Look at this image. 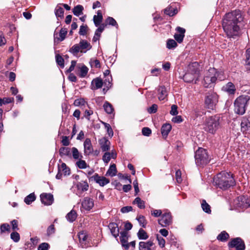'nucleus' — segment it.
I'll use <instances>...</instances> for the list:
<instances>
[{"mask_svg":"<svg viewBox=\"0 0 250 250\" xmlns=\"http://www.w3.org/2000/svg\"><path fill=\"white\" fill-rule=\"evenodd\" d=\"M176 30L179 33H176L174 35L175 40L178 42L181 43L183 41L184 38L185 37V33L186 30L180 26H178L176 28Z\"/></svg>","mask_w":250,"mask_h":250,"instance_id":"nucleus-19","label":"nucleus"},{"mask_svg":"<svg viewBox=\"0 0 250 250\" xmlns=\"http://www.w3.org/2000/svg\"><path fill=\"white\" fill-rule=\"evenodd\" d=\"M92 48L90 43L85 40H81L79 43L75 44L71 47L69 52L74 56L77 55L79 52L86 53Z\"/></svg>","mask_w":250,"mask_h":250,"instance_id":"nucleus-8","label":"nucleus"},{"mask_svg":"<svg viewBox=\"0 0 250 250\" xmlns=\"http://www.w3.org/2000/svg\"><path fill=\"white\" fill-rule=\"evenodd\" d=\"M137 220L141 226L143 228H146V222L145 218L144 216L140 215L138 216L137 217Z\"/></svg>","mask_w":250,"mask_h":250,"instance_id":"nucleus-57","label":"nucleus"},{"mask_svg":"<svg viewBox=\"0 0 250 250\" xmlns=\"http://www.w3.org/2000/svg\"><path fill=\"white\" fill-rule=\"evenodd\" d=\"M111 159V153L109 152H105L103 156L102 159L105 164H108Z\"/></svg>","mask_w":250,"mask_h":250,"instance_id":"nucleus-54","label":"nucleus"},{"mask_svg":"<svg viewBox=\"0 0 250 250\" xmlns=\"http://www.w3.org/2000/svg\"><path fill=\"white\" fill-rule=\"evenodd\" d=\"M159 224L163 227H166L171 224L172 216L170 212L163 214L160 219L158 220Z\"/></svg>","mask_w":250,"mask_h":250,"instance_id":"nucleus-13","label":"nucleus"},{"mask_svg":"<svg viewBox=\"0 0 250 250\" xmlns=\"http://www.w3.org/2000/svg\"><path fill=\"white\" fill-rule=\"evenodd\" d=\"M90 63L91 67H95V68H100L101 64L100 61L97 59L90 60Z\"/></svg>","mask_w":250,"mask_h":250,"instance_id":"nucleus-58","label":"nucleus"},{"mask_svg":"<svg viewBox=\"0 0 250 250\" xmlns=\"http://www.w3.org/2000/svg\"><path fill=\"white\" fill-rule=\"evenodd\" d=\"M87 177L89 182L94 181L101 187H104L110 182L109 179L104 176H99L98 173H95L92 176Z\"/></svg>","mask_w":250,"mask_h":250,"instance_id":"nucleus-11","label":"nucleus"},{"mask_svg":"<svg viewBox=\"0 0 250 250\" xmlns=\"http://www.w3.org/2000/svg\"><path fill=\"white\" fill-rule=\"evenodd\" d=\"M77 189L82 192L88 190L89 185L86 181H81L77 183L76 185Z\"/></svg>","mask_w":250,"mask_h":250,"instance_id":"nucleus-23","label":"nucleus"},{"mask_svg":"<svg viewBox=\"0 0 250 250\" xmlns=\"http://www.w3.org/2000/svg\"><path fill=\"white\" fill-rule=\"evenodd\" d=\"M228 245L229 249L235 248L236 250H245L244 241L240 237H236L232 239L228 243Z\"/></svg>","mask_w":250,"mask_h":250,"instance_id":"nucleus-10","label":"nucleus"},{"mask_svg":"<svg viewBox=\"0 0 250 250\" xmlns=\"http://www.w3.org/2000/svg\"><path fill=\"white\" fill-rule=\"evenodd\" d=\"M85 101L83 98L76 99L74 102V104L75 106H79L80 105H84Z\"/></svg>","mask_w":250,"mask_h":250,"instance_id":"nucleus-61","label":"nucleus"},{"mask_svg":"<svg viewBox=\"0 0 250 250\" xmlns=\"http://www.w3.org/2000/svg\"><path fill=\"white\" fill-rule=\"evenodd\" d=\"M105 25H109L113 26H118V24L116 20L112 17H108L105 20Z\"/></svg>","mask_w":250,"mask_h":250,"instance_id":"nucleus-40","label":"nucleus"},{"mask_svg":"<svg viewBox=\"0 0 250 250\" xmlns=\"http://www.w3.org/2000/svg\"><path fill=\"white\" fill-rule=\"evenodd\" d=\"M198 64L197 62H193L191 65L189 66V69L188 71L194 76L196 75L199 73Z\"/></svg>","mask_w":250,"mask_h":250,"instance_id":"nucleus-29","label":"nucleus"},{"mask_svg":"<svg viewBox=\"0 0 250 250\" xmlns=\"http://www.w3.org/2000/svg\"><path fill=\"white\" fill-rule=\"evenodd\" d=\"M82 206L85 210L89 211L94 206V201L89 197H84L82 202Z\"/></svg>","mask_w":250,"mask_h":250,"instance_id":"nucleus-15","label":"nucleus"},{"mask_svg":"<svg viewBox=\"0 0 250 250\" xmlns=\"http://www.w3.org/2000/svg\"><path fill=\"white\" fill-rule=\"evenodd\" d=\"M108 228L112 235L118 243L119 241L121 242L124 250H125V223L124 222L122 224L120 228H119L116 223H110L108 225Z\"/></svg>","mask_w":250,"mask_h":250,"instance_id":"nucleus-3","label":"nucleus"},{"mask_svg":"<svg viewBox=\"0 0 250 250\" xmlns=\"http://www.w3.org/2000/svg\"><path fill=\"white\" fill-rule=\"evenodd\" d=\"M246 64L247 66L246 68L250 71V68H249L248 66L250 65V48H248L246 51Z\"/></svg>","mask_w":250,"mask_h":250,"instance_id":"nucleus-49","label":"nucleus"},{"mask_svg":"<svg viewBox=\"0 0 250 250\" xmlns=\"http://www.w3.org/2000/svg\"><path fill=\"white\" fill-rule=\"evenodd\" d=\"M77 217V212L74 209H72L66 214L65 216L66 220L70 223H73L74 221H75Z\"/></svg>","mask_w":250,"mask_h":250,"instance_id":"nucleus-28","label":"nucleus"},{"mask_svg":"<svg viewBox=\"0 0 250 250\" xmlns=\"http://www.w3.org/2000/svg\"><path fill=\"white\" fill-rule=\"evenodd\" d=\"M10 238L14 242L17 243L20 240V235L17 231H14L11 233Z\"/></svg>","mask_w":250,"mask_h":250,"instance_id":"nucleus-51","label":"nucleus"},{"mask_svg":"<svg viewBox=\"0 0 250 250\" xmlns=\"http://www.w3.org/2000/svg\"><path fill=\"white\" fill-rule=\"evenodd\" d=\"M87 26L82 25L80 26L79 33L80 35L84 36L86 34Z\"/></svg>","mask_w":250,"mask_h":250,"instance_id":"nucleus-62","label":"nucleus"},{"mask_svg":"<svg viewBox=\"0 0 250 250\" xmlns=\"http://www.w3.org/2000/svg\"><path fill=\"white\" fill-rule=\"evenodd\" d=\"M99 144L103 152H107L110 150V142L106 137H103L99 140Z\"/></svg>","mask_w":250,"mask_h":250,"instance_id":"nucleus-16","label":"nucleus"},{"mask_svg":"<svg viewBox=\"0 0 250 250\" xmlns=\"http://www.w3.org/2000/svg\"><path fill=\"white\" fill-rule=\"evenodd\" d=\"M203 210L206 213L210 214L211 212L210 206L206 202V200H203L201 204Z\"/></svg>","mask_w":250,"mask_h":250,"instance_id":"nucleus-42","label":"nucleus"},{"mask_svg":"<svg viewBox=\"0 0 250 250\" xmlns=\"http://www.w3.org/2000/svg\"><path fill=\"white\" fill-rule=\"evenodd\" d=\"M88 68L85 65H83L80 68V76L82 78L85 77L88 73Z\"/></svg>","mask_w":250,"mask_h":250,"instance_id":"nucleus-53","label":"nucleus"},{"mask_svg":"<svg viewBox=\"0 0 250 250\" xmlns=\"http://www.w3.org/2000/svg\"><path fill=\"white\" fill-rule=\"evenodd\" d=\"M222 25L228 38L235 39L239 37L245 25L241 11L235 10L226 14L222 19Z\"/></svg>","mask_w":250,"mask_h":250,"instance_id":"nucleus-1","label":"nucleus"},{"mask_svg":"<svg viewBox=\"0 0 250 250\" xmlns=\"http://www.w3.org/2000/svg\"><path fill=\"white\" fill-rule=\"evenodd\" d=\"M213 183L219 188L226 190L235 185V180L231 173L222 171L217 174L213 179Z\"/></svg>","mask_w":250,"mask_h":250,"instance_id":"nucleus-2","label":"nucleus"},{"mask_svg":"<svg viewBox=\"0 0 250 250\" xmlns=\"http://www.w3.org/2000/svg\"><path fill=\"white\" fill-rule=\"evenodd\" d=\"M36 199V196L34 192L30 193L29 195L26 196L24 199V203L28 205H30Z\"/></svg>","mask_w":250,"mask_h":250,"instance_id":"nucleus-31","label":"nucleus"},{"mask_svg":"<svg viewBox=\"0 0 250 250\" xmlns=\"http://www.w3.org/2000/svg\"><path fill=\"white\" fill-rule=\"evenodd\" d=\"M220 117L214 115L208 118L205 123L204 129L207 132L214 134L220 127Z\"/></svg>","mask_w":250,"mask_h":250,"instance_id":"nucleus-4","label":"nucleus"},{"mask_svg":"<svg viewBox=\"0 0 250 250\" xmlns=\"http://www.w3.org/2000/svg\"><path fill=\"white\" fill-rule=\"evenodd\" d=\"M103 107L105 112L108 114L112 115L113 118L114 117V109L112 105L108 101H105L103 105Z\"/></svg>","mask_w":250,"mask_h":250,"instance_id":"nucleus-22","label":"nucleus"},{"mask_svg":"<svg viewBox=\"0 0 250 250\" xmlns=\"http://www.w3.org/2000/svg\"><path fill=\"white\" fill-rule=\"evenodd\" d=\"M59 154L62 157L63 156H70V148L66 147H61L59 149Z\"/></svg>","mask_w":250,"mask_h":250,"instance_id":"nucleus-37","label":"nucleus"},{"mask_svg":"<svg viewBox=\"0 0 250 250\" xmlns=\"http://www.w3.org/2000/svg\"><path fill=\"white\" fill-rule=\"evenodd\" d=\"M159 94L158 98L160 100H163L167 95V92L164 86H161L158 89Z\"/></svg>","mask_w":250,"mask_h":250,"instance_id":"nucleus-27","label":"nucleus"},{"mask_svg":"<svg viewBox=\"0 0 250 250\" xmlns=\"http://www.w3.org/2000/svg\"><path fill=\"white\" fill-rule=\"evenodd\" d=\"M102 123L104 125L105 128L106 129L108 136L110 137H112L113 135V131L110 125L109 124L104 122H102Z\"/></svg>","mask_w":250,"mask_h":250,"instance_id":"nucleus-50","label":"nucleus"},{"mask_svg":"<svg viewBox=\"0 0 250 250\" xmlns=\"http://www.w3.org/2000/svg\"><path fill=\"white\" fill-rule=\"evenodd\" d=\"M195 78V76L188 71L183 76V80L186 83L192 82L194 80Z\"/></svg>","mask_w":250,"mask_h":250,"instance_id":"nucleus-34","label":"nucleus"},{"mask_svg":"<svg viewBox=\"0 0 250 250\" xmlns=\"http://www.w3.org/2000/svg\"><path fill=\"white\" fill-rule=\"evenodd\" d=\"M104 24H102L96 30L94 34V36L93 38V42H96L97 41L100 40L101 34L103 32L104 29Z\"/></svg>","mask_w":250,"mask_h":250,"instance_id":"nucleus-24","label":"nucleus"},{"mask_svg":"<svg viewBox=\"0 0 250 250\" xmlns=\"http://www.w3.org/2000/svg\"><path fill=\"white\" fill-rule=\"evenodd\" d=\"M157 105L156 104H153L150 107L147 108V111L150 114L155 113L157 112Z\"/></svg>","mask_w":250,"mask_h":250,"instance_id":"nucleus-64","label":"nucleus"},{"mask_svg":"<svg viewBox=\"0 0 250 250\" xmlns=\"http://www.w3.org/2000/svg\"><path fill=\"white\" fill-rule=\"evenodd\" d=\"M229 238V235L226 231H222L217 236V239L221 242H226Z\"/></svg>","mask_w":250,"mask_h":250,"instance_id":"nucleus-32","label":"nucleus"},{"mask_svg":"<svg viewBox=\"0 0 250 250\" xmlns=\"http://www.w3.org/2000/svg\"><path fill=\"white\" fill-rule=\"evenodd\" d=\"M41 201L45 206L51 205L54 202V197L52 194L42 193L40 195Z\"/></svg>","mask_w":250,"mask_h":250,"instance_id":"nucleus-12","label":"nucleus"},{"mask_svg":"<svg viewBox=\"0 0 250 250\" xmlns=\"http://www.w3.org/2000/svg\"><path fill=\"white\" fill-rule=\"evenodd\" d=\"M83 7L82 5H77L75 6L73 9V14L79 17L81 15L83 14Z\"/></svg>","mask_w":250,"mask_h":250,"instance_id":"nucleus-33","label":"nucleus"},{"mask_svg":"<svg viewBox=\"0 0 250 250\" xmlns=\"http://www.w3.org/2000/svg\"><path fill=\"white\" fill-rule=\"evenodd\" d=\"M71 150L72 153V157L74 159H81L83 158L82 154L80 153V152L78 151V149L76 147H73L71 148Z\"/></svg>","mask_w":250,"mask_h":250,"instance_id":"nucleus-35","label":"nucleus"},{"mask_svg":"<svg viewBox=\"0 0 250 250\" xmlns=\"http://www.w3.org/2000/svg\"><path fill=\"white\" fill-rule=\"evenodd\" d=\"M55 14L57 18L60 17L61 19L63 18L64 14L63 9L58 5L55 9Z\"/></svg>","mask_w":250,"mask_h":250,"instance_id":"nucleus-38","label":"nucleus"},{"mask_svg":"<svg viewBox=\"0 0 250 250\" xmlns=\"http://www.w3.org/2000/svg\"><path fill=\"white\" fill-rule=\"evenodd\" d=\"M142 133L144 136H149L151 134V130L149 127H145L142 128Z\"/></svg>","mask_w":250,"mask_h":250,"instance_id":"nucleus-63","label":"nucleus"},{"mask_svg":"<svg viewBox=\"0 0 250 250\" xmlns=\"http://www.w3.org/2000/svg\"><path fill=\"white\" fill-rule=\"evenodd\" d=\"M104 85V81L100 77L92 80L91 84V89L95 90L101 88Z\"/></svg>","mask_w":250,"mask_h":250,"instance_id":"nucleus-20","label":"nucleus"},{"mask_svg":"<svg viewBox=\"0 0 250 250\" xmlns=\"http://www.w3.org/2000/svg\"><path fill=\"white\" fill-rule=\"evenodd\" d=\"M61 171L62 170L63 171L64 175H68L70 174V169L68 167H67L65 163H62L61 164Z\"/></svg>","mask_w":250,"mask_h":250,"instance_id":"nucleus-52","label":"nucleus"},{"mask_svg":"<svg viewBox=\"0 0 250 250\" xmlns=\"http://www.w3.org/2000/svg\"><path fill=\"white\" fill-rule=\"evenodd\" d=\"M133 203L137 204L140 208H145L144 201L142 200L140 197L136 198Z\"/></svg>","mask_w":250,"mask_h":250,"instance_id":"nucleus-48","label":"nucleus"},{"mask_svg":"<svg viewBox=\"0 0 250 250\" xmlns=\"http://www.w3.org/2000/svg\"><path fill=\"white\" fill-rule=\"evenodd\" d=\"M250 130V116H245L242 118L241 130L243 133H246Z\"/></svg>","mask_w":250,"mask_h":250,"instance_id":"nucleus-14","label":"nucleus"},{"mask_svg":"<svg viewBox=\"0 0 250 250\" xmlns=\"http://www.w3.org/2000/svg\"><path fill=\"white\" fill-rule=\"evenodd\" d=\"M104 88L103 89V92L105 94L107 91L112 87V83L109 82V79L104 80Z\"/></svg>","mask_w":250,"mask_h":250,"instance_id":"nucleus-44","label":"nucleus"},{"mask_svg":"<svg viewBox=\"0 0 250 250\" xmlns=\"http://www.w3.org/2000/svg\"><path fill=\"white\" fill-rule=\"evenodd\" d=\"M56 62L57 64L59 65L61 68H63L64 67V59L59 54L55 56Z\"/></svg>","mask_w":250,"mask_h":250,"instance_id":"nucleus-39","label":"nucleus"},{"mask_svg":"<svg viewBox=\"0 0 250 250\" xmlns=\"http://www.w3.org/2000/svg\"><path fill=\"white\" fill-rule=\"evenodd\" d=\"M117 172V171L116 169V165L113 164L110 166L106 172L105 176L113 177L116 175Z\"/></svg>","mask_w":250,"mask_h":250,"instance_id":"nucleus-30","label":"nucleus"},{"mask_svg":"<svg viewBox=\"0 0 250 250\" xmlns=\"http://www.w3.org/2000/svg\"><path fill=\"white\" fill-rule=\"evenodd\" d=\"M238 201L241 202L239 203L238 206L242 208H248L250 204L247 202V199L244 196H239L238 197Z\"/></svg>","mask_w":250,"mask_h":250,"instance_id":"nucleus-36","label":"nucleus"},{"mask_svg":"<svg viewBox=\"0 0 250 250\" xmlns=\"http://www.w3.org/2000/svg\"><path fill=\"white\" fill-rule=\"evenodd\" d=\"M218 76V73L217 70L214 68L210 67L206 73L204 78L203 84L204 87L206 88L212 87V85L215 83Z\"/></svg>","mask_w":250,"mask_h":250,"instance_id":"nucleus-7","label":"nucleus"},{"mask_svg":"<svg viewBox=\"0 0 250 250\" xmlns=\"http://www.w3.org/2000/svg\"><path fill=\"white\" fill-rule=\"evenodd\" d=\"M195 161L198 166L203 167L209 162L207 150L202 147L199 148L195 153Z\"/></svg>","mask_w":250,"mask_h":250,"instance_id":"nucleus-6","label":"nucleus"},{"mask_svg":"<svg viewBox=\"0 0 250 250\" xmlns=\"http://www.w3.org/2000/svg\"><path fill=\"white\" fill-rule=\"evenodd\" d=\"M170 8H167L165 10V13L166 15H167L169 16H173L174 15H175L177 12V9H176L174 8H172V9H171V11H172V12H170Z\"/></svg>","mask_w":250,"mask_h":250,"instance_id":"nucleus-60","label":"nucleus"},{"mask_svg":"<svg viewBox=\"0 0 250 250\" xmlns=\"http://www.w3.org/2000/svg\"><path fill=\"white\" fill-rule=\"evenodd\" d=\"M10 225L7 223H3L1 224L0 226V233L2 234L5 231L10 232Z\"/></svg>","mask_w":250,"mask_h":250,"instance_id":"nucleus-47","label":"nucleus"},{"mask_svg":"<svg viewBox=\"0 0 250 250\" xmlns=\"http://www.w3.org/2000/svg\"><path fill=\"white\" fill-rule=\"evenodd\" d=\"M76 166L80 169H85L87 167H89L88 165H87L86 162L84 160L81 159H79L76 163Z\"/></svg>","mask_w":250,"mask_h":250,"instance_id":"nucleus-43","label":"nucleus"},{"mask_svg":"<svg viewBox=\"0 0 250 250\" xmlns=\"http://www.w3.org/2000/svg\"><path fill=\"white\" fill-rule=\"evenodd\" d=\"M78 236L80 243L86 241L88 237L87 235L84 231L79 232L78 234Z\"/></svg>","mask_w":250,"mask_h":250,"instance_id":"nucleus-46","label":"nucleus"},{"mask_svg":"<svg viewBox=\"0 0 250 250\" xmlns=\"http://www.w3.org/2000/svg\"><path fill=\"white\" fill-rule=\"evenodd\" d=\"M49 248L50 245L48 243L43 242L39 245L38 250H48Z\"/></svg>","mask_w":250,"mask_h":250,"instance_id":"nucleus-56","label":"nucleus"},{"mask_svg":"<svg viewBox=\"0 0 250 250\" xmlns=\"http://www.w3.org/2000/svg\"><path fill=\"white\" fill-rule=\"evenodd\" d=\"M84 154L85 156H88L92 154L93 148L90 138H86L83 143Z\"/></svg>","mask_w":250,"mask_h":250,"instance_id":"nucleus-17","label":"nucleus"},{"mask_svg":"<svg viewBox=\"0 0 250 250\" xmlns=\"http://www.w3.org/2000/svg\"><path fill=\"white\" fill-rule=\"evenodd\" d=\"M171 125L169 124H165L161 127V133L164 138L167 137L169 132L171 130Z\"/></svg>","mask_w":250,"mask_h":250,"instance_id":"nucleus-26","label":"nucleus"},{"mask_svg":"<svg viewBox=\"0 0 250 250\" xmlns=\"http://www.w3.org/2000/svg\"><path fill=\"white\" fill-rule=\"evenodd\" d=\"M137 235L138 238L140 240H146L148 237L147 233L142 229H139Z\"/></svg>","mask_w":250,"mask_h":250,"instance_id":"nucleus-41","label":"nucleus"},{"mask_svg":"<svg viewBox=\"0 0 250 250\" xmlns=\"http://www.w3.org/2000/svg\"><path fill=\"white\" fill-rule=\"evenodd\" d=\"M250 98L248 95L238 97L234 101L235 112L239 115H243L246 110V107Z\"/></svg>","mask_w":250,"mask_h":250,"instance_id":"nucleus-5","label":"nucleus"},{"mask_svg":"<svg viewBox=\"0 0 250 250\" xmlns=\"http://www.w3.org/2000/svg\"><path fill=\"white\" fill-rule=\"evenodd\" d=\"M218 101V96L213 92L208 93L205 97V104L209 109H213Z\"/></svg>","mask_w":250,"mask_h":250,"instance_id":"nucleus-9","label":"nucleus"},{"mask_svg":"<svg viewBox=\"0 0 250 250\" xmlns=\"http://www.w3.org/2000/svg\"><path fill=\"white\" fill-rule=\"evenodd\" d=\"M67 33V29L66 28H62L59 32V38L58 37V34L57 33H56L55 31L54 34V43H55L57 42H62L63 41Z\"/></svg>","mask_w":250,"mask_h":250,"instance_id":"nucleus-18","label":"nucleus"},{"mask_svg":"<svg viewBox=\"0 0 250 250\" xmlns=\"http://www.w3.org/2000/svg\"><path fill=\"white\" fill-rule=\"evenodd\" d=\"M153 244H153V242L152 241L149 240L146 242L141 241L139 243V245L142 246L145 248H146V247L150 248L153 245Z\"/></svg>","mask_w":250,"mask_h":250,"instance_id":"nucleus-59","label":"nucleus"},{"mask_svg":"<svg viewBox=\"0 0 250 250\" xmlns=\"http://www.w3.org/2000/svg\"><path fill=\"white\" fill-rule=\"evenodd\" d=\"M97 14V15H94L93 16V20L95 25L96 27H98V26L101 25L100 24L103 20V17L101 10H98Z\"/></svg>","mask_w":250,"mask_h":250,"instance_id":"nucleus-25","label":"nucleus"},{"mask_svg":"<svg viewBox=\"0 0 250 250\" xmlns=\"http://www.w3.org/2000/svg\"><path fill=\"white\" fill-rule=\"evenodd\" d=\"M222 90L229 95H233L236 91V88L232 83L229 82L222 87Z\"/></svg>","mask_w":250,"mask_h":250,"instance_id":"nucleus-21","label":"nucleus"},{"mask_svg":"<svg viewBox=\"0 0 250 250\" xmlns=\"http://www.w3.org/2000/svg\"><path fill=\"white\" fill-rule=\"evenodd\" d=\"M55 232V228L53 224L50 225L47 229L46 234L48 236L54 234Z\"/></svg>","mask_w":250,"mask_h":250,"instance_id":"nucleus-55","label":"nucleus"},{"mask_svg":"<svg viewBox=\"0 0 250 250\" xmlns=\"http://www.w3.org/2000/svg\"><path fill=\"white\" fill-rule=\"evenodd\" d=\"M177 46L176 41L173 39H168L167 42V47L169 49L175 48Z\"/></svg>","mask_w":250,"mask_h":250,"instance_id":"nucleus-45","label":"nucleus"}]
</instances>
